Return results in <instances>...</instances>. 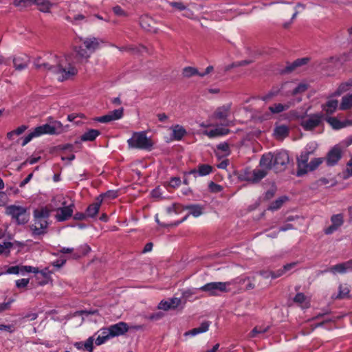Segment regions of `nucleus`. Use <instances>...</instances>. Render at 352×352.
Wrapping results in <instances>:
<instances>
[{"label": "nucleus", "mask_w": 352, "mask_h": 352, "mask_svg": "<svg viewBox=\"0 0 352 352\" xmlns=\"http://www.w3.org/2000/svg\"><path fill=\"white\" fill-rule=\"evenodd\" d=\"M88 50L79 47L76 49V57L74 60H71V56H57L51 55L47 60L41 57L36 58L34 61L35 67L42 72H50L58 76L59 81H64L77 74V69L74 63L80 62L82 59H87L90 54Z\"/></svg>", "instance_id": "f257e3e1"}, {"label": "nucleus", "mask_w": 352, "mask_h": 352, "mask_svg": "<svg viewBox=\"0 0 352 352\" xmlns=\"http://www.w3.org/2000/svg\"><path fill=\"white\" fill-rule=\"evenodd\" d=\"M289 162L288 153L286 151L280 150L263 155L259 164L267 170L274 168L276 171H282L286 169Z\"/></svg>", "instance_id": "f03ea898"}, {"label": "nucleus", "mask_w": 352, "mask_h": 352, "mask_svg": "<svg viewBox=\"0 0 352 352\" xmlns=\"http://www.w3.org/2000/svg\"><path fill=\"white\" fill-rule=\"evenodd\" d=\"M232 282H211L199 288V290L207 294L209 296H218L223 293L230 292V286Z\"/></svg>", "instance_id": "7ed1b4c3"}, {"label": "nucleus", "mask_w": 352, "mask_h": 352, "mask_svg": "<svg viewBox=\"0 0 352 352\" xmlns=\"http://www.w3.org/2000/svg\"><path fill=\"white\" fill-rule=\"evenodd\" d=\"M129 146L133 148L151 150L153 142L148 138L144 132L134 133L132 137L127 140Z\"/></svg>", "instance_id": "20e7f679"}, {"label": "nucleus", "mask_w": 352, "mask_h": 352, "mask_svg": "<svg viewBox=\"0 0 352 352\" xmlns=\"http://www.w3.org/2000/svg\"><path fill=\"white\" fill-rule=\"evenodd\" d=\"M324 119L325 117L322 113L307 115L302 118L300 125L305 131H312L322 126Z\"/></svg>", "instance_id": "39448f33"}, {"label": "nucleus", "mask_w": 352, "mask_h": 352, "mask_svg": "<svg viewBox=\"0 0 352 352\" xmlns=\"http://www.w3.org/2000/svg\"><path fill=\"white\" fill-rule=\"evenodd\" d=\"M314 144L311 143L307 146L306 151L302 152L298 158V172L297 175L301 176L307 173L308 160L310 154H312L316 149Z\"/></svg>", "instance_id": "423d86ee"}, {"label": "nucleus", "mask_w": 352, "mask_h": 352, "mask_svg": "<svg viewBox=\"0 0 352 352\" xmlns=\"http://www.w3.org/2000/svg\"><path fill=\"white\" fill-rule=\"evenodd\" d=\"M6 210V214L10 215L19 224H25L28 221L29 217L24 207L11 205Z\"/></svg>", "instance_id": "0eeeda50"}, {"label": "nucleus", "mask_w": 352, "mask_h": 352, "mask_svg": "<svg viewBox=\"0 0 352 352\" xmlns=\"http://www.w3.org/2000/svg\"><path fill=\"white\" fill-rule=\"evenodd\" d=\"M267 169L245 168L241 174V178L251 183H258L267 175Z\"/></svg>", "instance_id": "6e6552de"}, {"label": "nucleus", "mask_w": 352, "mask_h": 352, "mask_svg": "<svg viewBox=\"0 0 352 352\" xmlns=\"http://www.w3.org/2000/svg\"><path fill=\"white\" fill-rule=\"evenodd\" d=\"M63 130V124L58 121H53L50 123H47L38 126L34 129L35 133L37 136L44 134L54 135L60 133Z\"/></svg>", "instance_id": "1a4fd4ad"}, {"label": "nucleus", "mask_w": 352, "mask_h": 352, "mask_svg": "<svg viewBox=\"0 0 352 352\" xmlns=\"http://www.w3.org/2000/svg\"><path fill=\"white\" fill-rule=\"evenodd\" d=\"M111 331L110 334L112 337H116L124 335L126 333L129 329L134 330H141L143 329L142 325H134L131 327L124 322H119L116 324H112L109 327Z\"/></svg>", "instance_id": "9d476101"}, {"label": "nucleus", "mask_w": 352, "mask_h": 352, "mask_svg": "<svg viewBox=\"0 0 352 352\" xmlns=\"http://www.w3.org/2000/svg\"><path fill=\"white\" fill-rule=\"evenodd\" d=\"M49 226L48 220L34 218V223L30 226L32 235L39 236L47 233Z\"/></svg>", "instance_id": "9b49d317"}, {"label": "nucleus", "mask_w": 352, "mask_h": 352, "mask_svg": "<svg viewBox=\"0 0 352 352\" xmlns=\"http://www.w3.org/2000/svg\"><path fill=\"white\" fill-rule=\"evenodd\" d=\"M63 207L59 208L56 210V214L55 215V218L57 221L61 222L67 220L72 216L74 204L72 203L68 206H65V202L63 203Z\"/></svg>", "instance_id": "f8f14e48"}, {"label": "nucleus", "mask_w": 352, "mask_h": 352, "mask_svg": "<svg viewBox=\"0 0 352 352\" xmlns=\"http://www.w3.org/2000/svg\"><path fill=\"white\" fill-rule=\"evenodd\" d=\"M292 103L287 102L286 104H281V103H274L269 107V112H266L262 116V118L263 120H269L271 119L272 116L273 114H277L280 113L281 112H283L285 111H287L291 107Z\"/></svg>", "instance_id": "ddd939ff"}, {"label": "nucleus", "mask_w": 352, "mask_h": 352, "mask_svg": "<svg viewBox=\"0 0 352 352\" xmlns=\"http://www.w3.org/2000/svg\"><path fill=\"white\" fill-rule=\"evenodd\" d=\"M123 108L115 109L109 112L107 115L96 118V120L102 123H107L113 120H117L123 116Z\"/></svg>", "instance_id": "4468645a"}, {"label": "nucleus", "mask_w": 352, "mask_h": 352, "mask_svg": "<svg viewBox=\"0 0 352 352\" xmlns=\"http://www.w3.org/2000/svg\"><path fill=\"white\" fill-rule=\"evenodd\" d=\"M80 41L90 53L94 52L100 47L101 43H103L102 40L96 37L81 38Z\"/></svg>", "instance_id": "2eb2a0df"}, {"label": "nucleus", "mask_w": 352, "mask_h": 352, "mask_svg": "<svg viewBox=\"0 0 352 352\" xmlns=\"http://www.w3.org/2000/svg\"><path fill=\"white\" fill-rule=\"evenodd\" d=\"M331 225L324 229L326 234H331L336 232L344 223L343 215L342 214H333L331 217Z\"/></svg>", "instance_id": "dca6fc26"}, {"label": "nucleus", "mask_w": 352, "mask_h": 352, "mask_svg": "<svg viewBox=\"0 0 352 352\" xmlns=\"http://www.w3.org/2000/svg\"><path fill=\"white\" fill-rule=\"evenodd\" d=\"M182 302V298H171L166 300L160 301V302L158 304L157 308L164 311L175 309L177 308Z\"/></svg>", "instance_id": "f3484780"}, {"label": "nucleus", "mask_w": 352, "mask_h": 352, "mask_svg": "<svg viewBox=\"0 0 352 352\" xmlns=\"http://www.w3.org/2000/svg\"><path fill=\"white\" fill-rule=\"evenodd\" d=\"M294 83L293 82H286L282 85V89H289L288 94L295 96L298 94L305 92L308 85L305 83H300L297 86L294 87Z\"/></svg>", "instance_id": "a211bd4d"}, {"label": "nucleus", "mask_w": 352, "mask_h": 352, "mask_svg": "<svg viewBox=\"0 0 352 352\" xmlns=\"http://www.w3.org/2000/svg\"><path fill=\"white\" fill-rule=\"evenodd\" d=\"M30 63V58L26 54L15 56L13 58V65L16 70L22 71L26 69Z\"/></svg>", "instance_id": "6ab92c4d"}, {"label": "nucleus", "mask_w": 352, "mask_h": 352, "mask_svg": "<svg viewBox=\"0 0 352 352\" xmlns=\"http://www.w3.org/2000/svg\"><path fill=\"white\" fill-rule=\"evenodd\" d=\"M342 151L339 146L333 147L329 153L326 158L328 166H334L341 158Z\"/></svg>", "instance_id": "aec40b11"}, {"label": "nucleus", "mask_w": 352, "mask_h": 352, "mask_svg": "<svg viewBox=\"0 0 352 352\" xmlns=\"http://www.w3.org/2000/svg\"><path fill=\"white\" fill-rule=\"evenodd\" d=\"M231 106V104L228 103L218 107L214 112V117L218 120H226L230 114Z\"/></svg>", "instance_id": "412c9836"}, {"label": "nucleus", "mask_w": 352, "mask_h": 352, "mask_svg": "<svg viewBox=\"0 0 352 352\" xmlns=\"http://www.w3.org/2000/svg\"><path fill=\"white\" fill-rule=\"evenodd\" d=\"M327 122L331 126L333 129H340L352 124L350 120L340 121L335 117H329L326 118Z\"/></svg>", "instance_id": "4be33fe9"}, {"label": "nucleus", "mask_w": 352, "mask_h": 352, "mask_svg": "<svg viewBox=\"0 0 352 352\" xmlns=\"http://www.w3.org/2000/svg\"><path fill=\"white\" fill-rule=\"evenodd\" d=\"M212 170V167L208 164H200L197 169H192L189 174L193 175L195 177L197 176H206L209 175Z\"/></svg>", "instance_id": "5701e85b"}, {"label": "nucleus", "mask_w": 352, "mask_h": 352, "mask_svg": "<svg viewBox=\"0 0 352 352\" xmlns=\"http://www.w3.org/2000/svg\"><path fill=\"white\" fill-rule=\"evenodd\" d=\"M230 133V130L226 127L217 126V128L210 131H205L204 134L209 137L210 138H214L216 137L223 136L228 135Z\"/></svg>", "instance_id": "b1692460"}, {"label": "nucleus", "mask_w": 352, "mask_h": 352, "mask_svg": "<svg viewBox=\"0 0 352 352\" xmlns=\"http://www.w3.org/2000/svg\"><path fill=\"white\" fill-rule=\"evenodd\" d=\"M210 325V322L209 321H205L203 322L200 327L194 328L190 331H188L184 333V336H195L197 334L205 333L208 331L209 327Z\"/></svg>", "instance_id": "393cba45"}, {"label": "nucleus", "mask_w": 352, "mask_h": 352, "mask_svg": "<svg viewBox=\"0 0 352 352\" xmlns=\"http://www.w3.org/2000/svg\"><path fill=\"white\" fill-rule=\"evenodd\" d=\"M102 204V199H100V197L96 198V201L90 204L87 210H86V214L89 217H94L98 212L100 206Z\"/></svg>", "instance_id": "a878e982"}, {"label": "nucleus", "mask_w": 352, "mask_h": 352, "mask_svg": "<svg viewBox=\"0 0 352 352\" xmlns=\"http://www.w3.org/2000/svg\"><path fill=\"white\" fill-rule=\"evenodd\" d=\"M32 5H36L39 11L44 13L50 12L53 4L49 0H33Z\"/></svg>", "instance_id": "bb28decb"}, {"label": "nucleus", "mask_w": 352, "mask_h": 352, "mask_svg": "<svg viewBox=\"0 0 352 352\" xmlns=\"http://www.w3.org/2000/svg\"><path fill=\"white\" fill-rule=\"evenodd\" d=\"M172 137L175 140H181L186 134V129L181 125L177 124L171 127Z\"/></svg>", "instance_id": "cd10ccee"}, {"label": "nucleus", "mask_w": 352, "mask_h": 352, "mask_svg": "<svg viewBox=\"0 0 352 352\" xmlns=\"http://www.w3.org/2000/svg\"><path fill=\"white\" fill-rule=\"evenodd\" d=\"M274 135L276 139H283L289 135V128L284 124L276 126L274 130Z\"/></svg>", "instance_id": "c85d7f7f"}, {"label": "nucleus", "mask_w": 352, "mask_h": 352, "mask_svg": "<svg viewBox=\"0 0 352 352\" xmlns=\"http://www.w3.org/2000/svg\"><path fill=\"white\" fill-rule=\"evenodd\" d=\"M338 105V101L337 100H329L325 104L322 105V109L327 114H332L337 109Z\"/></svg>", "instance_id": "c756f323"}, {"label": "nucleus", "mask_w": 352, "mask_h": 352, "mask_svg": "<svg viewBox=\"0 0 352 352\" xmlns=\"http://www.w3.org/2000/svg\"><path fill=\"white\" fill-rule=\"evenodd\" d=\"M339 108L342 111L352 108V94H347L342 98V101Z\"/></svg>", "instance_id": "7c9ffc66"}, {"label": "nucleus", "mask_w": 352, "mask_h": 352, "mask_svg": "<svg viewBox=\"0 0 352 352\" xmlns=\"http://www.w3.org/2000/svg\"><path fill=\"white\" fill-rule=\"evenodd\" d=\"M329 272L333 274H336L337 273L340 274H344L346 272V267H345V263H341L335 265L331 266L329 269L325 270L324 271H322L321 273H325Z\"/></svg>", "instance_id": "2f4dec72"}, {"label": "nucleus", "mask_w": 352, "mask_h": 352, "mask_svg": "<svg viewBox=\"0 0 352 352\" xmlns=\"http://www.w3.org/2000/svg\"><path fill=\"white\" fill-rule=\"evenodd\" d=\"M50 210L47 208L36 209L34 211V218L48 220L50 216Z\"/></svg>", "instance_id": "473e14b6"}, {"label": "nucleus", "mask_w": 352, "mask_h": 352, "mask_svg": "<svg viewBox=\"0 0 352 352\" xmlns=\"http://www.w3.org/2000/svg\"><path fill=\"white\" fill-rule=\"evenodd\" d=\"M100 134V131L96 129H90L85 132L82 136L81 140L82 141H93Z\"/></svg>", "instance_id": "72a5a7b5"}, {"label": "nucleus", "mask_w": 352, "mask_h": 352, "mask_svg": "<svg viewBox=\"0 0 352 352\" xmlns=\"http://www.w3.org/2000/svg\"><path fill=\"white\" fill-rule=\"evenodd\" d=\"M65 19L74 25H80L81 23L85 21V16L82 14H77L74 16H71L69 15H66L65 16Z\"/></svg>", "instance_id": "f704fd0d"}, {"label": "nucleus", "mask_w": 352, "mask_h": 352, "mask_svg": "<svg viewBox=\"0 0 352 352\" xmlns=\"http://www.w3.org/2000/svg\"><path fill=\"white\" fill-rule=\"evenodd\" d=\"M152 21V19L148 16H144L140 19L141 26L146 30L150 32H155V29L151 27L150 22Z\"/></svg>", "instance_id": "c9c22d12"}, {"label": "nucleus", "mask_w": 352, "mask_h": 352, "mask_svg": "<svg viewBox=\"0 0 352 352\" xmlns=\"http://www.w3.org/2000/svg\"><path fill=\"white\" fill-rule=\"evenodd\" d=\"M350 290L349 287L346 285H340L339 286V293L335 297V298H345L349 297Z\"/></svg>", "instance_id": "e433bc0d"}, {"label": "nucleus", "mask_w": 352, "mask_h": 352, "mask_svg": "<svg viewBox=\"0 0 352 352\" xmlns=\"http://www.w3.org/2000/svg\"><path fill=\"white\" fill-rule=\"evenodd\" d=\"M189 210V214L197 217L202 214V208L198 205H190L186 207Z\"/></svg>", "instance_id": "4c0bfd02"}, {"label": "nucleus", "mask_w": 352, "mask_h": 352, "mask_svg": "<svg viewBox=\"0 0 352 352\" xmlns=\"http://www.w3.org/2000/svg\"><path fill=\"white\" fill-rule=\"evenodd\" d=\"M324 161V158L323 157H318L314 158L311 160L307 166V172L312 171L316 169Z\"/></svg>", "instance_id": "58836bf2"}, {"label": "nucleus", "mask_w": 352, "mask_h": 352, "mask_svg": "<svg viewBox=\"0 0 352 352\" xmlns=\"http://www.w3.org/2000/svg\"><path fill=\"white\" fill-rule=\"evenodd\" d=\"M182 74L186 78H190L195 75L199 76V72L195 67H186L183 69Z\"/></svg>", "instance_id": "ea45409f"}, {"label": "nucleus", "mask_w": 352, "mask_h": 352, "mask_svg": "<svg viewBox=\"0 0 352 352\" xmlns=\"http://www.w3.org/2000/svg\"><path fill=\"white\" fill-rule=\"evenodd\" d=\"M33 3V0H14L13 5L15 7L23 9L31 6Z\"/></svg>", "instance_id": "a19ab883"}, {"label": "nucleus", "mask_w": 352, "mask_h": 352, "mask_svg": "<svg viewBox=\"0 0 352 352\" xmlns=\"http://www.w3.org/2000/svg\"><path fill=\"white\" fill-rule=\"evenodd\" d=\"M19 274L25 275L26 273H38V268L33 267L28 265H19Z\"/></svg>", "instance_id": "79ce46f5"}, {"label": "nucleus", "mask_w": 352, "mask_h": 352, "mask_svg": "<svg viewBox=\"0 0 352 352\" xmlns=\"http://www.w3.org/2000/svg\"><path fill=\"white\" fill-rule=\"evenodd\" d=\"M198 289H188L182 292V297L184 300L183 303L185 304L188 300L196 294Z\"/></svg>", "instance_id": "37998d69"}, {"label": "nucleus", "mask_w": 352, "mask_h": 352, "mask_svg": "<svg viewBox=\"0 0 352 352\" xmlns=\"http://www.w3.org/2000/svg\"><path fill=\"white\" fill-rule=\"evenodd\" d=\"M287 199L286 197H280L278 199H276V201H273L270 206H269V210H278L279 209L282 205L283 204V203L285 202V201Z\"/></svg>", "instance_id": "c03bdc74"}, {"label": "nucleus", "mask_w": 352, "mask_h": 352, "mask_svg": "<svg viewBox=\"0 0 352 352\" xmlns=\"http://www.w3.org/2000/svg\"><path fill=\"white\" fill-rule=\"evenodd\" d=\"M118 197V192L115 190H109L106 192L104 194L100 195L98 197H100V199H102L103 198H107L109 199H113Z\"/></svg>", "instance_id": "a18cd8bd"}, {"label": "nucleus", "mask_w": 352, "mask_h": 352, "mask_svg": "<svg viewBox=\"0 0 352 352\" xmlns=\"http://www.w3.org/2000/svg\"><path fill=\"white\" fill-rule=\"evenodd\" d=\"M19 265H14V266L8 267V269L6 270V271L1 272L0 273V275H3V274H19Z\"/></svg>", "instance_id": "49530a36"}, {"label": "nucleus", "mask_w": 352, "mask_h": 352, "mask_svg": "<svg viewBox=\"0 0 352 352\" xmlns=\"http://www.w3.org/2000/svg\"><path fill=\"white\" fill-rule=\"evenodd\" d=\"M38 137L37 134L35 133L34 129L33 131L30 133L28 135H27L23 139V142L21 143V146H24L27 144H28L34 138Z\"/></svg>", "instance_id": "de8ad7c7"}, {"label": "nucleus", "mask_w": 352, "mask_h": 352, "mask_svg": "<svg viewBox=\"0 0 352 352\" xmlns=\"http://www.w3.org/2000/svg\"><path fill=\"white\" fill-rule=\"evenodd\" d=\"M268 327H255L251 331V336L256 337L258 334L263 333L267 331Z\"/></svg>", "instance_id": "09e8293b"}, {"label": "nucleus", "mask_w": 352, "mask_h": 352, "mask_svg": "<svg viewBox=\"0 0 352 352\" xmlns=\"http://www.w3.org/2000/svg\"><path fill=\"white\" fill-rule=\"evenodd\" d=\"M84 350L91 352L93 351L94 338L89 337L85 342H83Z\"/></svg>", "instance_id": "8fccbe9b"}, {"label": "nucleus", "mask_w": 352, "mask_h": 352, "mask_svg": "<svg viewBox=\"0 0 352 352\" xmlns=\"http://www.w3.org/2000/svg\"><path fill=\"white\" fill-rule=\"evenodd\" d=\"M29 278H21L16 280V287L19 289L25 288L29 284Z\"/></svg>", "instance_id": "3c124183"}, {"label": "nucleus", "mask_w": 352, "mask_h": 352, "mask_svg": "<svg viewBox=\"0 0 352 352\" xmlns=\"http://www.w3.org/2000/svg\"><path fill=\"white\" fill-rule=\"evenodd\" d=\"M209 189L212 192H219L222 190L223 188L221 186L214 183L213 182H210L208 185Z\"/></svg>", "instance_id": "603ef678"}, {"label": "nucleus", "mask_w": 352, "mask_h": 352, "mask_svg": "<svg viewBox=\"0 0 352 352\" xmlns=\"http://www.w3.org/2000/svg\"><path fill=\"white\" fill-rule=\"evenodd\" d=\"M12 246V244L10 242H4L3 244H0V254L7 252H9Z\"/></svg>", "instance_id": "864d4df0"}, {"label": "nucleus", "mask_w": 352, "mask_h": 352, "mask_svg": "<svg viewBox=\"0 0 352 352\" xmlns=\"http://www.w3.org/2000/svg\"><path fill=\"white\" fill-rule=\"evenodd\" d=\"M14 301V299H10L6 302L0 303V313L10 309L12 303Z\"/></svg>", "instance_id": "5fc2aeb1"}, {"label": "nucleus", "mask_w": 352, "mask_h": 352, "mask_svg": "<svg viewBox=\"0 0 352 352\" xmlns=\"http://www.w3.org/2000/svg\"><path fill=\"white\" fill-rule=\"evenodd\" d=\"M45 278V280L41 282L40 285H45L48 283L50 280V272L47 268L39 272Z\"/></svg>", "instance_id": "6e6d98bb"}, {"label": "nucleus", "mask_w": 352, "mask_h": 352, "mask_svg": "<svg viewBox=\"0 0 352 352\" xmlns=\"http://www.w3.org/2000/svg\"><path fill=\"white\" fill-rule=\"evenodd\" d=\"M306 299V297L304 295V294L302 293H298L294 298V301L296 303H298V304H302V302H305Z\"/></svg>", "instance_id": "4d7b16f0"}, {"label": "nucleus", "mask_w": 352, "mask_h": 352, "mask_svg": "<svg viewBox=\"0 0 352 352\" xmlns=\"http://www.w3.org/2000/svg\"><path fill=\"white\" fill-rule=\"evenodd\" d=\"M100 336H104L107 340H109L111 338H113L112 336L110 334L111 331L109 327L107 328H102L100 329Z\"/></svg>", "instance_id": "13d9d810"}, {"label": "nucleus", "mask_w": 352, "mask_h": 352, "mask_svg": "<svg viewBox=\"0 0 352 352\" xmlns=\"http://www.w3.org/2000/svg\"><path fill=\"white\" fill-rule=\"evenodd\" d=\"M14 326L13 324H0V331H6L10 333L14 331Z\"/></svg>", "instance_id": "bf43d9fd"}, {"label": "nucleus", "mask_w": 352, "mask_h": 352, "mask_svg": "<svg viewBox=\"0 0 352 352\" xmlns=\"http://www.w3.org/2000/svg\"><path fill=\"white\" fill-rule=\"evenodd\" d=\"M170 6L179 10H186V7L182 2H170Z\"/></svg>", "instance_id": "052dcab7"}, {"label": "nucleus", "mask_w": 352, "mask_h": 352, "mask_svg": "<svg viewBox=\"0 0 352 352\" xmlns=\"http://www.w3.org/2000/svg\"><path fill=\"white\" fill-rule=\"evenodd\" d=\"M181 184V180L179 177H173L171 178L169 185L173 188L178 187Z\"/></svg>", "instance_id": "680f3d73"}, {"label": "nucleus", "mask_w": 352, "mask_h": 352, "mask_svg": "<svg viewBox=\"0 0 352 352\" xmlns=\"http://www.w3.org/2000/svg\"><path fill=\"white\" fill-rule=\"evenodd\" d=\"M113 11L118 16H125V12L119 6H114Z\"/></svg>", "instance_id": "e2e57ef3"}, {"label": "nucleus", "mask_w": 352, "mask_h": 352, "mask_svg": "<svg viewBox=\"0 0 352 352\" xmlns=\"http://www.w3.org/2000/svg\"><path fill=\"white\" fill-rule=\"evenodd\" d=\"M28 129L26 125H21L16 128L15 130H13L14 135H20L25 132V131Z\"/></svg>", "instance_id": "0e129e2a"}, {"label": "nucleus", "mask_w": 352, "mask_h": 352, "mask_svg": "<svg viewBox=\"0 0 352 352\" xmlns=\"http://www.w3.org/2000/svg\"><path fill=\"white\" fill-rule=\"evenodd\" d=\"M250 63V61H248V60L239 61L237 63H233L231 65H230L228 67V69H230V68L235 67H240V66L246 65H248Z\"/></svg>", "instance_id": "69168bd1"}, {"label": "nucleus", "mask_w": 352, "mask_h": 352, "mask_svg": "<svg viewBox=\"0 0 352 352\" xmlns=\"http://www.w3.org/2000/svg\"><path fill=\"white\" fill-rule=\"evenodd\" d=\"M217 148L218 149L223 151V152H226V153H229V145L228 143L226 142H223V143H221L219 144L218 146H217Z\"/></svg>", "instance_id": "338daca9"}, {"label": "nucleus", "mask_w": 352, "mask_h": 352, "mask_svg": "<svg viewBox=\"0 0 352 352\" xmlns=\"http://www.w3.org/2000/svg\"><path fill=\"white\" fill-rule=\"evenodd\" d=\"M162 316H163V314L160 312H158V313L151 314L148 317V318L151 320H158L161 319L162 318Z\"/></svg>", "instance_id": "774afa93"}]
</instances>
